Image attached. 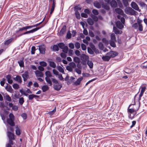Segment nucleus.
<instances>
[{"mask_svg": "<svg viewBox=\"0 0 147 147\" xmlns=\"http://www.w3.org/2000/svg\"><path fill=\"white\" fill-rule=\"evenodd\" d=\"M40 25V24H36L33 26H27L21 28H19L18 30H17L16 32V33H19L20 32L24 31H26L27 30L30 29L33 27H35Z\"/></svg>", "mask_w": 147, "mask_h": 147, "instance_id": "obj_1", "label": "nucleus"}, {"mask_svg": "<svg viewBox=\"0 0 147 147\" xmlns=\"http://www.w3.org/2000/svg\"><path fill=\"white\" fill-rule=\"evenodd\" d=\"M38 50L40 51V53L42 54L45 53L46 50V47L44 44H42L38 46Z\"/></svg>", "mask_w": 147, "mask_h": 147, "instance_id": "obj_2", "label": "nucleus"}, {"mask_svg": "<svg viewBox=\"0 0 147 147\" xmlns=\"http://www.w3.org/2000/svg\"><path fill=\"white\" fill-rule=\"evenodd\" d=\"M118 53L116 51H111L107 53L110 57V58L114 57L118 55Z\"/></svg>", "mask_w": 147, "mask_h": 147, "instance_id": "obj_3", "label": "nucleus"}, {"mask_svg": "<svg viewBox=\"0 0 147 147\" xmlns=\"http://www.w3.org/2000/svg\"><path fill=\"white\" fill-rule=\"evenodd\" d=\"M41 27H36L35 28H34L33 29H32L31 30L26 31L23 33H22V34H24V35L31 33H33L34 32H35L37 31L38 30H39L41 28Z\"/></svg>", "mask_w": 147, "mask_h": 147, "instance_id": "obj_4", "label": "nucleus"}, {"mask_svg": "<svg viewBox=\"0 0 147 147\" xmlns=\"http://www.w3.org/2000/svg\"><path fill=\"white\" fill-rule=\"evenodd\" d=\"M22 77L24 82H26L29 77V73L28 71H25L24 73L22 74Z\"/></svg>", "mask_w": 147, "mask_h": 147, "instance_id": "obj_5", "label": "nucleus"}, {"mask_svg": "<svg viewBox=\"0 0 147 147\" xmlns=\"http://www.w3.org/2000/svg\"><path fill=\"white\" fill-rule=\"evenodd\" d=\"M81 60L82 61L86 62L88 60L89 57L85 54H82L80 56Z\"/></svg>", "mask_w": 147, "mask_h": 147, "instance_id": "obj_6", "label": "nucleus"}, {"mask_svg": "<svg viewBox=\"0 0 147 147\" xmlns=\"http://www.w3.org/2000/svg\"><path fill=\"white\" fill-rule=\"evenodd\" d=\"M90 46L92 50L96 54L99 53V50L96 48L95 45L93 44L92 43H90Z\"/></svg>", "mask_w": 147, "mask_h": 147, "instance_id": "obj_7", "label": "nucleus"}, {"mask_svg": "<svg viewBox=\"0 0 147 147\" xmlns=\"http://www.w3.org/2000/svg\"><path fill=\"white\" fill-rule=\"evenodd\" d=\"M58 84H55L53 85L54 89L57 91L60 90L62 87V85L61 83H59Z\"/></svg>", "mask_w": 147, "mask_h": 147, "instance_id": "obj_8", "label": "nucleus"}, {"mask_svg": "<svg viewBox=\"0 0 147 147\" xmlns=\"http://www.w3.org/2000/svg\"><path fill=\"white\" fill-rule=\"evenodd\" d=\"M131 6L132 7L137 11H138L139 10V8L137 4L134 2H132L131 3Z\"/></svg>", "mask_w": 147, "mask_h": 147, "instance_id": "obj_9", "label": "nucleus"}, {"mask_svg": "<svg viewBox=\"0 0 147 147\" xmlns=\"http://www.w3.org/2000/svg\"><path fill=\"white\" fill-rule=\"evenodd\" d=\"M7 136L9 139H10L14 140L15 139L14 134L10 131H7Z\"/></svg>", "mask_w": 147, "mask_h": 147, "instance_id": "obj_10", "label": "nucleus"}, {"mask_svg": "<svg viewBox=\"0 0 147 147\" xmlns=\"http://www.w3.org/2000/svg\"><path fill=\"white\" fill-rule=\"evenodd\" d=\"M66 27L65 25L63 26L59 32V34L60 36H62L66 31Z\"/></svg>", "mask_w": 147, "mask_h": 147, "instance_id": "obj_11", "label": "nucleus"}, {"mask_svg": "<svg viewBox=\"0 0 147 147\" xmlns=\"http://www.w3.org/2000/svg\"><path fill=\"white\" fill-rule=\"evenodd\" d=\"M6 78L7 79V81L8 83L11 84L12 83L13 80L11 78V75L10 74H8L6 76Z\"/></svg>", "mask_w": 147, "mask_h": 147, "instance_id": "obj_12", "label": "nucleus"}, {"mask_svg": "<svg viewBox=\"0 0 147 147\" xmlns=\"http://www.w3.org/2000/svg\"><path fill=\"white\" fill-rule=\"evenodd\" d=\"M115 11L117 13L121 15H123L124 13L123 11L120 8H116L115 9Z\"/></svg>", "mask_w": 147, "mask_h": 147, "instance_id": "obj_13", "label": "nucleus"}, {"mask_svg": "<svg viewBox=\"0 0 147 147\" xmlns=\"http://www.w3.org/2000/svg\"><path fill=\"white\" fill-rule=\"evenodd\" d=\"M121 22L119 21H118L116 23V26L118 28L121 29L123 27V26Z\"/></svg>", "mask_w": 147, "mask_h": 147, "instance_id": "obj_14", "label": "nucleus"}, {"mask_svg": "<svg viewBox=\"0 0 147 147\" xmlns=\"http://www.w3.org/2000/svg\"><path fill=\"white\" fill-rule=\"evenodd\" d=\"M83 79V78L82 77H81L78 78L77 80L74 82V84L76 86H78L80 85V84L81 82Z\"/></svg>", "mask_w": 147, "mask_h": 147, "instance_id": "obj_15", "label": "nucleus"}, {"mask_svg": "<svg viewBox=\"0 0 147 147\" xmlns=\"http://www.w3.org/2000/svg\"><path fill=\"white\" fill-rule=\"evenodd\" d=\"M35 74L36 76L42 77L43 76V73L41 71L37 70L35 71Z\"/></svg>", "mask_w": 147, "mask_h": 147, "instance_id": "obj_16", "label": "nucleus"}, {"mask_svg": "<svg viewBox=\"0 0 147 147\" xmlns=\"http://www.w3.org/2000/svg\"><path fill=\"white\" fill-rule=\"evenodd\" d=\"M14 120H11V119H7V123L9 124L11 126H13L15 125V123L13 122Z\"/></svg>", "mask_w": 147, "mask_h": 147, "instance_id": "obj_17", "label": "nucleus"}, {"mask_svg": "<svg viewBox=\"0 0 147 147\" xmlns=\"http://www.w3.org/2000/svg\"><path fill=\"white\" fill-rule=\"evenodd\" d=\"M102 59L104 61H109L111 58L108 55H106L105 56H103L102 57Z\"/></svg>", "mask_w": 147, "mask_h": 147, "instance_id": "obj_18", "label": "nucleus"}, {"mask_svg": "<svg viewBox=\"0 0 147 147\" xmlns=\"http://www.w3.org/2000/svg\"><path fill=\"white\" fill-rule=\"evenodd\" d=\"M7 84L8 85V84ZM5 89L7 91H8L10 93H12L13 91L11 86L10 85H9V86L8 87V86L7 85L5 87Z\"/></svg>", "mask_w": 147, "mask_h": 147, "instance_id": "obj_19", "label": "nucleus"}, {"mask_svg": "<svg viewBox=\"0 0 147 147\" xmlns=\"http://www.w3.org/2000/svg\"><path fill=\"white\" fill-rule=\"evenodd\" d=\"M56 4V1L53 2V3L52 4V7L51 9V11H50V14H52L53 13V11L54 10V9H55V7Z\"/></svg>", "mask_w": 147, "mask_h": 147, "instance_id": "obj_20", "label": "nucleus"}, {"mask_svg": "<svg viewBox=\"0 0 147 147\" xmlns=\"http://www.w3.org/2000/svg\"><path fill=\"white\" fill-rule=\"evenodd\" d=\"M52 49L54 51H58L59 50L58 45H54L53 46Z\"/></svg>", "mask_w": 147, "mask_h": 147, "instance_id": "obj_21", "label": "nucleus"}, {"mask_svg": "<svg viewBox=\"0 0 147 147\" xmlns=\"http://www.w3.org/2000/svg\"><path fill=\"white\" fill-rule=\"evenodd\" d=\"M102 7L107 10H109L110 8L109 6L106 3H103L102 5Z\"/></svg>", "mask_w": 147, "mask_h": 147, "instance_id": "obj_22", "label": "nucleus"}, {"mask_svg": "<svg viewBox=\"0 0 147 147\" xmlns=\"http://www.w3.org/2000/svg\"><path fill=\"white\" fill-rule=\"evenodd\" d=\"M87 64L90 69H92L93 68V63L92 61L89 60H88L87 61Z\"/></svg>", "mask_w": 147, "mask_h": 147, "instance_id": "obj_23", "label": "nucleus"}, {"mask_svg": "<svg viewBox=\"0 0 147 147\" xmlns=\"http://www.w3.org/2000/svg\"><path fill=\"white\" fill-rule=\"evenodd\" d=\"M42 89L43 92H45L49 90V87L47 85H44L42 87Z\"/></svg>", "mask_w": 147, "mask_h": 147, "instance_id": "obj_24", "label": "nucleus"}, {"mask_svg": "<svg viewBox=\"0 0 147 147\" xmlns=\"http://www.w3.org/2000/svg\"><path fill=\"white\" fill-rule=\"evenodd\" d=\"M94 6L96 8L99 9L101 7V5L98 1H95L93 3Z\"/></svg>", "mask_w": 147, "mask_h": 147, "instance_id": "obj_25", "label": "nucleus"}, {"mask_svg": "<svg viewBox=\"0 0 147 147\" xmlns=\"http://www.w3.org/2000/svg\"><path fill=\"white\" fill-rule=\"evenodd\" d=\"M49 65L51 67L53 68H55L56 67V63L53 61H49Z\"/></svg>", "mask_w": 147, "mask_h": 147, "instance_id": "obj_26", "label": "nucleus"}, {"mask_svg": "<svg viewBox=\"0 0 147 147\" xmlns=\"http://www.w3.org/2000/svg\"><path fill=\"white\" fill-rule=\"evenodd\" d=\"M117 3L115 0L112 1L111 3V5L112 7H117Z\"/></svg>", "mask_w": 147, "mask_h": 147, "instance_id": "obj_27", "label": "nucleus"}, {"mask_svg": "<svg viewBox=\"0 0 147 147\" xmlns=\"http://www.w3.org/2000/svg\"><path fill=\"white\" fill-rule=\"evenodd\" d=\"M132 105V104L130 105L128 107L127 109V112L128 113H131L134 112L135 111L134 110L133 108H130V107Z\"/></svg>", "mask_w": 147, "mask_h": 147, "instance_id": "obj_28", "label": "nucleus"}, {"mask_svg": "<svg viewBox=\"0 0 147 147\" xmlns=\"http://www.w3.org/2000/svg\"><path fill=\"white\" fill-rule=\"evenodd\" d=\"M13 38H11L5 41L4 42V45H8L13 40Z\"/></svg>", "mask_w": 147, "mask_h": 147, "instance_id": "obj_29", "label": "nucleus"}, {"mask_svg": "<svg viewBox=\"0 0 147 147\" xmlns=\"http://www.w3.org/2000/svg\"><path fill=\"white\" fill-rule=\"evenodd\" d=\"M45 79L46 82L49 84L50 86H51L52 85V82L49 78L46 77L45 78Z\"/></svg>", "mask_w": 147, "mask_h": 147, "instance_id": "obj_30", "label": "nucleus"}, {"mask_svg": "<svg viewBox=\"0 0 147 147\" xmlns=\"http://www.w3.org/2000/svg\"><path fill=\"white\" fill-rule=\"evenodd\" d=\"M57 69L60 72L62 73L63 74H65L63 69L61 66H57Z\"/></svg>", "mask_w": 147, "mask_h": 147, "instance_id": "obj_31", "label": "nucleus"}, {"mask_svg": "<svg viewBox=\"0 0 147 147\" xmlns=\"http://www.w3.org/2000/svg\"><path fill=\"white\" fill-rule=\"evenodd\" d=\"M113 31L116 34H121V33H120L119 30L115 26L113 27Z\"/></svg>", "mask_w": 147, "mask_h": 147, "instance_id": "obj_32", "label": "nucleus"}, {"mask_svg": "<svg viewBox=\"0 0 147 147\" xmlns=\"http://www.w3.org/2000/svg\"><path fill=\"white\" fill-rule=\"evenodd\" d=\"M87 21L88 24L90 25H92L94 24V21L91 18H88L87 20Z\"/></svg>", "mask_w": 147, "mask_h": 147, "instance_id": "obj_33", "label": "nucleus"}, {"mask_svg": "<svg viewBox=\"0 0 147 147\" xmlns=\"http://www.w3.org/2000/svg\"><path fill=\"white\" fill-rule=\"evenodd\" d=\"M59 48L61 49H63L66 46L65 44L63 42H60L58 44Z\"/></svg>", "mask_w": 147, "mask_h": 147, "instance_id": "obj_34", "label": "nucleus"}, {"mask_svg": "<svg viewBox=\"0 0 147 147\" xmlns=\"http://www.w3.org/2000/svg\"><path fill=\"white\" fill-rule=\"evenodd\" d=\"M75 11V14L76 18L78 19H79L81 17L80 14L78 11Z\"/></svg>", "mask_w": 147, "mask_h": 147, "instance_id": "obj_35", "label": "nucleus"}, {"mask_svg": "<svg viewBox=\"0 0 147 147\" xmlns=\"http://www.w3.org/2000/svg\"><path fill=\"white\" fill-rule=\"evenodd\" d=\"M129 1L127 0H123L122 2L124 6L125 7H127L129 5L128 1Z\"/></svg>", "mask_w": 147, "mask_h": 147, "instance_id": "obj_36", "label": "nucleus"}, {"mask_svg": "<svg viewBox=\"0 0 147 147\" xmlns=\"http://www.w3.org/2000/svg\"><path fill=\"white\" fill-rule=\"evenodd\" d=\"M4 98L7 101L10 102L11 100V97L9 95L7 94L4 96Z\"/></svg>", "mask_w": 147, "mask_h": 147, "instance_id": "obj_37", "label": "nucleus"}, {"mask_svg": "<svg viewBox=\"0 0 147 147\" xmlns=\"http://www.w3.org/2000/svg\"><path fill=\"white\" fill-rule=\"evenodd\" d=\"M129 15H136L137 12L131 8Z\"/></svg>", "mask_w": 147, "mask_h": 147, "instance_id": "obj_38", "label": "nucleus"}, {"mask_svg": "<svg viewBox=\"0 0 147 147\" xmlns=\"http://www.w3.org/2000/svg\"><path fill=\"white\" fill-rule=\"evenodd\" d=\"M115 41L110 40L109 44L111 46L113 47H116V44L115 42Z\"/></svg>", "mask_w": 147, "mask_h": 147, "instance_id": "obj_39", "label": "nucleus"}, {"mask_svg": "<svg viewBox=\"0 0 147 147\" xmlns=\"http://www.w3.org/2000/svg\"><path fill=\"white\" fill-rule=\"evenodd\" d=\"M98 47L99 49L101 50H103L104 48V46L102 42H99L98 43Z\"/></svg>", "mask_w": 147, "mask_h": 147, "instance_id": "obj_40", "label": "nucleus"}, {"mask_svg": "<svg viewBox=\"0 0 147 147\" xmlns=\"http://www.w3.org/2000/svg\"><path fill=\"white\" fill-rule=\"evenodd\" d=\"M82 9V7L80 5H76L74 7V11H76L78 10H80Z\"/></svg>", "mask_w": 147, "mask_h": 147, "instance_id": "obj_41", "label": "nucleus"}, {"mask_svg": "<svg viewBox=\"0 0 147 147\" xmlns=\"http://www.w3.org/2000/svg\"><path fill=\"white\" fill-rule=\"evenodd\" d=\"M18 63L19 65V66L21 67H23L24 66V62L23 60H21L20 61H18Z\"/></svg>", "mask_w": 147, "mask_h": 147, "instance_id": "obj_42", "label": "nucleus"}, {"mask_svg": "<svg viewBox=\"0 0 147 147\" xmlns=\"http://www.w3.org/2000/svg\"><path fill=\"white\" fill-rule=\"evenodd\" d=\"M16 81L20 83H21L22 82V78L19 75L17 76V79Z\"/></svg>", "mask_w": 147, "mask_h": 147, "instance_id": "obj_43", "label": "nucleus"}, {"mask_svg": "<svg viewBox=\"0 0 147 147\" xmlns=\"http://www.w3.org/2000/svg\"><path fill=\"white\" fill-rule=\"evenodd\" d=\"M40 66L43 67H45L47 66V64L46 62L44 61H40L39 63Z\"/></svg>", "mask_w": 147, "mask_h": 147, "instance_id": "obj_44", "label": "nucleus"}, {"mask_svg": "<svg viewBox=\"0 0 147 147\" xmlns=\"http://www.w3.org/2000/svg\"><path fill=\"white\" fill-rule=\"evenodd\" d=\"M62 51L65 53H67L68 51V48L67 46H65L63 49H62Z\"/></svg>", "mask_w": 147, "mask_h": 147, "instance_id": "obj_45", "label": "nucleus"}, {"mask_svg": "<svg viewBox=\"0 0 147 147\" xmlns=\"http://www.w3.org/2000/svg\"><path fill=\"white\" fill-rule=\"evenodd\" d=\"M87 50L88 53L90 54L91 55H93L94 54V52L91 48H88Z\"/></svg>", "mask_w": 147, "mask_h": 147, "instance_id": "obj_46", "label": "nucleus"}, {"mask_svg": "<svg viewBox=\"0 0 147 147\" xmlns=\"http://www.w3.org/2000/svg\"><path fill=\"white\" fill-rule=\"evenodd\" d=\"M74 61L76 63H79L80 62V59L79 57H75L74 58Z\"/></svg>", "mask_w": 147, "mask_h": 147, "instance_id": "obj_47", "label": "nucleus"}, {"mask_svg": "<svg viewBox=\"0 0 147 147\" xmlns=\"http://www.w3.org/2000/svg\"><path fill=\"white\" fill-rule=\"evenodd\" d=\"M45 74L47 77L50 78L52 77L51 73L49 71H47L45 72Z\"/></svg>", "mask_w": 147, "mask_h": 147, "instance_id": "obj_48", "label": "nucleus"}, {"mask_svg": "<svg viewBox=\"0 0 147 147\" xmlns=\"http://www.w3.org/2000/svg\"><path fill=\"white\" fill-rule=\"evenodd\" d=\"M130 8H131V7H129L126 8L125 9V11L126 14L128 15L129 14L131 9Z\"/></svg>", "mask_w": 147, "mask_h": 147, "instance_id": "obj_49", "label": "nucleus"}, {"mask_svg": "<svg viewBox=\"0 0 147 147\" xmlns=\"http://www.w3.org/2000/svg\"><path fill=\"white\" fill-rule=\"evenodd\" d=\"M71 34L69 30L66 34V38L68 39H70L71 37Z\"/></svg>", "mask_w": 147, "mask_h": 147, "instance_id": "obj_50", "label": "nucleus"}, {"mask_svg": "<svg viewBox=\"0 0 147 147\" xmlns=\"http://www.w3.org/2000/svg\"><path fill=\"white\" fill-rule=\"evenodd\" d=\"M102 42L104 43L105 45H107L109 44V41L105 38H103L102 39Z\"/></svg>", "mask_w": 147, "mask_h": 147, "instance_id": "obj_51", "label": "nucleus"}, {"mask_svg": "<svg viewBox=\"0 0 147 147\" xmlns=\"http://www.w3.org/2000/svg\"><path fill=\"white\" fill-rule=\"evenodd\" d=\"M66 69L69 71L72 72L73 71V68L69 65H67L66 67Z\"/></svg>", "mask_w": 147, "mask_h": 147, "instance_id": "obj_52", "label": "nucleus"}, {"mask_svg": "<svg viewBox=\"0 0 147 147\" xmlns=\"http://www.w3.org/2000/svg\"><path fill=\"white\" fill-rule=\"evenodd\" d=\"M111 40L115 41L116 40V37L114 33H112L111 35Z\"/></svg>", "mask_w": 147, "mask_h": 147, "instance_id": "obj_53", "label": "nucleus"}, {"mask_svg": "<svg viewBox=\"0 0 147 147\" xmlns=\"http://www.w3.org/2000/svg\"><path fill=\"white\" fill-rule=\"evenodd\" d=\"M21 116L24 120H26L27 117V114L25 113H23L21 115Z\"/></svg>", "mask_w": 147, "mask_h": 147, "instance_id": "obj_54", "label": "nucleus"}, {"mask_svg": "<svg viewBox=\"0 0 147 147\" xmlns=\"http://www.w3.org/2000/svg\"><path fill=\"white\" fill-rule=\"evenodd\" d=\"M69 65L70 66H71L72 68H75L76 67V64L74 62H71L70 63Z\"/></svg>", "mask_w": 147, "mask_h": 147, "instance_id": "obj_55", "label": "nucleus"}, {"mask_svg": "<svg viewBox=\"0 0 147 147\" xmlns=\"http://www.w3.org/2000/svg\"><path fill=\"white\" fill-rule=\"evenodd\" d=\"M75 46L76 48L77 49L80 48V44L78 42H76L75 43Z\"/></svg>", "mask_w": 147, "mask_h": 147, "instance_id": "obj_56", "label": "nucleus"}, {"mask_svg": "<svg viewBox=\"0 0 147 147\" xmlns=\"http://www.w3.org/2000/svg\"><path fill=\"white\" fill-rule=\"evenodd\" d=\"M12 86L13 88L15 89H18L19 88V85L16 83L13 84Z\"/></svg>", "mask_w": 147, "mask_h": 147, "instance_id": "obj_57", "label": "nucleus"}, {"mask_svg": "<svg viewBox=\"0 0 147 147\" xmlns=\"http://www.w3.org/2000/svg\"><path fill=\"white\" fill-rule=\"evenodd\" d=\"M9 119L14 120L15 117L13 113H11L9 115Z\"/></svg>", "mask_w": 147, "mask_h": 147, "instance_id": "obj_58", "label": "nucleus"}, {"mask_svg": "<svg viewBox=\"0 0 147 147\" xmlns=\"http://www.w3.org/2000/svg\"><path fill=\"white\" fill-rule=\"evenodd\" d=\"M24 102V98L23 97L19 98V102L20 105H22Z\"/></svg>", "mask_w": 147, "mask_h": 147, "instance_id": "obj_59", "label": "nucleus"}, {"mask_svg": "<svg viewBox=\"0 0 147 147\" xmlns=\"http://www.w3.org/2000/svg\"><path fill=\"white\" fill-rule=\"evenodd\" d=\"M139 4L142 7H145V6H147V5L144 2L141 1L140 2Z\"/></svg>", "mask_w": 147, "mask_h": 147, "instance_id": "obj_60", "label": "nucleus"}, {"mask_svg": "<svg viewBox=\"0 0 147 147\" xmlns=\"http://www.w3.org/2000/svg\"><path fill=\"white\" fill-rule=\"evenodd\" d=\"M92 12L95 15H97L99 13L98 11L95 9H93L92 10Z\"/></svg>", "mask_w": 147, "mask_h": 147, "instance_id": "obj_61", "label": "nucleus"}, {"mask_svg": "<svg viewBox=\"0 0 147 147\" xmlns=\"http://www.w3.org/2000/svg\"><path fill=\"white\" fill-rule=\"evenodd\" d=\"M91 17L94 21L97 22L98 21V18L97 16L94 15H92Z\"/></svg>", "mask_w": 147, "mask_h": 147, "instance_id": "obj_62", "label": "nucleus"}, {"mask_svg": "<svg viewBox=\"0 0 147 147\" xmlns=\"http://www.w3.org/2000/svg\"><path fill=\"white\" fill-rule=\"evenodd\" d=\"M81 47L82 50L84 51L86 50V47L84 44L83 43L81 44Z\"/></svg>", "mask_w": 147, "mask_h": 147, "instance_id": "obj_63", "label": "nucleus"}, {"mask_svg": "<svg viewBox=\"0 0 147 147\" xmlns=\"http://www.w3.org/2000/svg\"><path fill=\"white\" fill-rule=\"evenodd\" d=\"M56 111V108H55L53 110L49 112L48 113L50 115H53Z\"/></svg>", "mask_w": 147, "mask_h": 147, "instance_id": "obj_64", "label": "nucleus"}]
</instances>
